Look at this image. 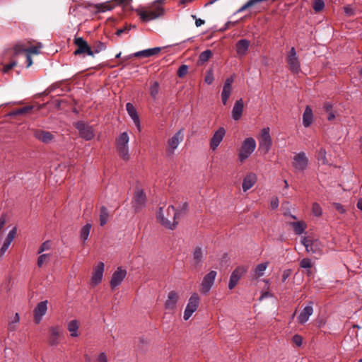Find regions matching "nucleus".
I'll list each match as a JSON object with an SVG mask.
<instances>
[{
    "label": "nucleus",
    "mask_w": 362,
    "mask_h": 362,
    "mask_svg": "<svg viewBox=\"0 0 362 362\" xmlns=\"http://www.w3.org/2000/svg\"><path fill=\"white\" fill-rule=\"evenodd\" d=\"M179 218V213L174 206H168L166 209L160 207L157 214V218L160 223L168 229H174L177 225V219Z\"/></svg>",
    "instance_id": "obj_1"
},
{
    "label": "nucleus",
    "mask_w": 362,
    "mask_h": 362,
    "mask_svg": "<svg viewBox=\"0 0 362 362\" xmlns=\"http://www.w3.org/2000/svg\"><path fill=\"white\" fill-rule=\"evenodd\" d=\"M258 141L259 151L263 154H267L272 146L269 127H264L262 129Z\"/></svg>",
    "instance_id": "obj_2"
},
{
    "label": "nucleus",
    "mask_w": 362,
    "mask_h": 362,
    "mask_svg": "<svg viewBox=\"0 0 362 362\" xmlns=\"http://www.w3.org/2000/svg\"><path fill=\"white\" fill-rule=\"evenodd\" d=\"M256 148V141L252 138L249 137L244 140L240 147L238 158L240 162H244L255 151Z\"/></svg>",
    "instance_id": "obj_3"
},
{
    "label": "nucleus",
    "mask_w": 362,
    "mask_h": 362,
    "mask_svg": "<svg viewBox=\"0 0 362 362\" xmlns=\"http://www.w3.org/2000/svg\"><path fill=\"white\" fill-rule=\"evenodd\" d=\"M301 243L305 246L308 252L320 255L322 253V244L317 240L312 239L310 237H303Z\"/></svg>",
    "instance_id": "obj_4"
},
{
    "label": "nucleus",
    "mask_w": 362,
    "mask_h": 362,
    "mask_svg": "<svg viewBox=\"0 0 362 362\" xmlns=\"http://www.w3.org/2000/svg\"><path fill=\"white\" fill-rule=\"evenodd\" d=\"M42 47V45L41 42H38L35 46H31L30 47H27L24 45V44L21 42H18L13 47V52H12L13 56L18 57L19 54L23 52H25L26 54H39V50Z\"/></svg>",
    "instance_id": "obj_5"
},
{
    "label": "nucleus",
    "mask_w": 362,
    "mask_h": 362,
    "mask_svg": "<svg viewBox=\"0 0 362 362\" xmlns=\"http://www.w3.org/2000/svg\"><path fill=\"white\" fill-rule=\"evenodd\" d=\"M74 43L76 46V49L74 52V55L77 56L88 54L89 56L93 57V51L83 37H75Z\"/></svg>",
    "instance_id": "obj_6"
},
{
    "label": "nucleus",
    "mask_w": 362,
    "mask_h": 362,
    "mask_svg": "<svg viewBox=\"0 0 362 362\" xmlns=\"http://www.w3.org/2000/svg\"><path fill=\"white\" fill-rule=\"evenodd\" d=\"M199 300L200 299L197 293H194L192 294L184 312L183 318L185 320H189L192 314L197 310Z\"/></svg>",
    "instance_id": "obj_7"
},
{
    "label": "nucleus",
    "mask_w": 362,
    "mask_h": 362,
    "mask_svg": "<svg viewBox=\"0 0 362 362\" xmlns=\"http://www.w3.org/2000/svg\"><path fill=\"white\" fill-rule=\"evenodd\" d=\"M286 62L288 69L291 71L298 74L300 71V65L297 55L296 51L294 47H292L286 57Z\"/></svg>",
    "instance_id": "obj_8"
},
{
    "label": "nucleus",
    "mask_w": 362,
    "mask_h": 362,
    "mask_svg": "<svg viewBox=\"0 0 362 362\" xmlns=\"http://www.w3.org/2000/svg\"><path fill=\"white\" fill-rule=\"evenodd\" d=\"M308 158L304 152L296 153L293 158L292 165L296 171H304L308 166Z\"/></svg>",
    "instance_id": "obj_9"
},
{
    "label": "nucleus",
    "mask_w": 362,
    "mask_h": 362,
    "mask_svg": "<svg viewBox=\"0 0 362 362\" xmlns=\"http://www.w3.org/2000/svg\"><path fill=\"white\" fill-rule=\"evenodd\" d=\"M75 127L78 130L81 137L84 139L89 141L94 137V130L89 124L83 122H78L75 124Z\"/></svg>",
    "instance_id": "obj_10"
},
{
    "label": "nucleus",
    "mask_w": 362,
    "mask_h": 362,
    "mask_svg": "<svg viewBox=\"0 0 362 362\" xmlns=\"http://www.w3.org/2000/svg\"><path fill=\"white\" fill-rule=\"evenodd\" d=\"M127 270L121 267L117 268L112 275L110 279V287L112 290L119 286L127 276Z\"/></svg>",
    "instance_id": "obj_11"
},
{
    "label": "nucleus",
    "mask_w": 362,
    "mask_h": 362,
    "mask_svg": "<svg viewBox=\"0 0 362 362\" xmlns=\"http://www.w3.org/2000/svg\"><path fill=\"white\" fill-rule=\"evenodd\" d=\"M146 197L144 191L141 189H136L133 199L132 206L135 212L141 210L146 205Z\"/></svg>",
    "instance_id": "obj_12"
},
{
    "label": "nucleus",
    "mask_w": 362,
    "mask_h": 362,
    "mask_svg": "<svg viewBox=\"0 0 362 362\" xmlns=\"http://www.w3.org/2000/svg\"><path fill=\"white\" fill-rule=\"evenodd\" d=\"M216 274V271H211L204 276L200 286V292L202 293L206 294L209 292L214 285Z\"/></svg>",
    "instance_id": "obj_13"
},
{
    "label": "nucleus",
    "mask_w": 362,
    "mask_h": 362,
    "mask_svg": "<svg viewBox=\"0 0 362 362\" xmlns=\"http://www.w3.org/2000/svg\"><path fill=\"white\" fill-rule=\"evenodd\" d=\"M13 52V47L12 49H6L3 55V62L4 64L6 61H10L9 63L4 64V68L2 69L3 73L7 74L11 69L15 67L17 65V57H14L12 54Z\"/></svg>",
    "instance_id": "obj_14"
},
{
    "label": "nucleus",
    "mask_w": 362,
    "mask_h": 362,
    "mask_svg": "<svg viewBox=\"0 0 362 362\" xmlns=\"http://www.w3.org/2000/svg\"><path fill=\"white\" fill-rule=\"evenodd\" d=\"M179 298L180 295L177 291H170L168 293L167 299L164 303L165 309L168 311L174 312L176 310Z\"/></svg>",
    "instance_id": "obj_15"
},
{
    "label": "nucleus",
    "mask_w": 362,
    "mask_h": 362,
    "mask_svg": "<svg viewBox=\"0 0 362 362\" xmlns=\"http://www.w3.org/2000/svg\"><path fill=\"white\" fill-rule=\"evenodd\" d=\"M206 252L204 250L199 246H197L192 252V264L194 268H200L202 265Z\"/></svg>",
    "instance_id": "obj_16"
},
{
    "label": "nucleus",
    "mask_w": 362,
    "mask_h": 362,
    "mask_svg": "<svg viewBox=\"0 0 362 362\" xmlns=\"http://www.w3.org/2000/svg\"><path fill=\"white\" fill-rule=\"evenodd\" d=\"M184 139L183 129L177 131L171 138L168 139V144L169 151L171 153H174V151L177 148L178 145Z\"/></svg>",
    "instance_id": "obj_17"
},
{
    "label": "nucleus",
    "mask_w": 362,
    "mask_h": 362,
    "mask_svg": "<svg viewBox=\"0 0 362 362\" xmlns=\"http://www.w3.org/2000/svg\"><path fill=\"white\" fill-rule=\"evenodd\" d=\"M33 136L35 139L45 144H49L54 139L52 133L41 129H33Z\"/></svg>",
    "instance_id": "obj_18"
},
{
    "label": "nucleus",
    "mask_w": 362,
    "mask_h": 362,
    "mask_svg": "<svg viewBox=\"0 0 362 362\" xmlns=\"http://www.w3.org/2000/svg\"><path fill=\"white\" fill-rule=\"evenodd\" d=\"M246 270L243 267H238L232 272L228 283L229 289L231 290L235 288L242 275L246 272Z\"/></svg>",
    "instance_id": "obj_19"
},
{
    "label": "nucleus",
    "mask_w": 362,
    "mask_h": 362,
    "mask_svg": "<svg viewBox=\"0 0 362 362\" xmlns=\"http://www.w3.org/2000/svg\"><path fill=\"white\" fill-rule=\"evenodd\" d=\"M47 300L40 302L34 309V320L38 324L47 310Z\"/></svg>",
    "instance_id": "obj_20"
},
{
    "label": "nucleus",
    "mask_w": 362,
    "mask_h": 362,
    "mask_svg": "<svg viewBox=\"0 0 362 362\" xmlns=\"http://www.w3.org/2000/svg\"><path fill=\"white\" fill-rule=\"evenodd\" d=\"M104 268L105 265L103 262H99L98 264L94 268L91 277V284L93 286H96L101 282L103 276Z\"/></svg>",
    "instance_id": "obj_21"
},
{
    "label": "nucleus",
    "mask_w": 362,
    "mask_h": 362,
    "mask_svg": "<svg viewBox=\"0 0 362 362\" xmlns=\"http://www.w3.org/2000/svg\"><path fill=\"white\" fill-rule=\"evenodd\" d=\"M233 77L228 78L224 83L223 88L221 93V100L224 105L227 104V101L232 91V84L233 83Z\"/></svg>",
    "instance_id": "obj_22"
},
{
    "label": "nucleus",
    "mask_w": 362,
    "mask_h": 362,
    "mask_svg": "<svg viewBox=\"0 0 362 362\" xmlns=\"http://www.w3.org/2000/svg\"><path fill=\"white\" fill-rule=\"evenodd\" d=\"M225 134L226 130L223 127L218 128V129L215 132L210 141V148L213 151L216 150L220 143L222 141Z\"/></svg>",
    "instance_id": "obj_23"
},
{
    "label": "nucleus",
    "mask_w": 362,
    "mask_h": 362,
    "mask_svg": "<svg viewBox=\"0 0 362 362\" xmlns=\"http://www.w3.org/2000/svg\"><path fill=\"white\" fill-rule=\"evenodd\" d=\"M49 332L50 334L49 344L52 346H55L59 344V339L62 334V329L59 326H52L49 327Z\"/></svg>",
    "instance_id": "obj_24"
},
{
    "label": "nucleus",
    "mask_w": 362,
    "mask_h": 362,
    "mask_svg": "<svg viewBox=\"0 0 362 362\" xmlns=\"http://www.w3.org/2000/svg\"><path fill=\"white\" fill-rule=\"evenodd\" d=\"M244 109V103L242 98H240L238 100L233 107L232 110V117L234 120L238 121L239 120L243 115Z\"/></svg>",
    "instance_id": "obj_25"
},
{
    "label": "nucleus",
    "mask_w": 362,
    "mask_h": 362,
    "mask_svg": "<svg viewBox=\"0 0 362 362\" xmlns=\"http://www.w3.org/2000/svg\"><path fill=\"white\" fill-rule=\"evenodd\" d=\"M313 303L310 302L309 305L305 306L298 316V322L300 324L305 323L308 320L309 317L313 314Z\"/></svg>",
    "instance_id": "obj_26"
},
{
    "label": "nucleus",
    "mask_w": 362,
    "mask_h": 362,
    "mask_svg": "<svg viewBox=\"0 0 362 362\" xmlns=\"http://www.w3.org/2000/svg\"><path fill=\"white\" fill-rule=\"evenodd\" d=\"M257 182V176L255 173L247 174L243 179L242 187L244 192L252 188Z\"/></svg>",
    "instance_id": "obj_27"
},
{
    "label": "nucleus",
    "mask_w": 362,
    "mask_h": 362,
    "mask_svg": "<svg viewBox=\"0 0 362 362\" xmlns=\"http://www.w3.org/2000/svg\"><path fill=\"white\" fill-rule=\"evenodd\" d=\"M126 110L138 129L140 130V120L134 106L132 103H128L126 105Z\"/></svg>",
    "instance_id": "obj_28"
},
{
    "label": "nucleus",
    "mask_w": 362,
    "mask_h": 362,
    "mask_svg": "<svg viewBox=\"0 0 362 362\" xmlns=\"http://www.w3.org/2000/svg\"><path fill=\"white\" fill-rule=\"evenodd\" d=\"M160 47H154V48L147 49H144L142 51L135 52L134 54H132V56H134L135 57H145L146 58V57H151L153 55H156L160 52ZM131 57H132V55L130 57H127L126 59L130 58Z\"/></svg>",
    "instance_id": "obj_29"
},
{
    "label": "nucleus",
    "mask_w": 362,
    "mask_h": 362,
    "mask_svg": "<svg viewBox=\"0 0 362 362\" xmlns=\"http://www.w3.org/2000/svg\"><path fill=\"white\" fill-rule=\"evenodd\" d=\"M80 323L77 320H72L67 323V329L70 333V336L73 338L79 336Z\"/></svg>",
    "instance_id": "obj_30"
},
{
    "label": "nucleus",
    "mask_w": 362,
    "mask_h": 362,
    "mask_svg": "<svg viewBox=\"0 0 362 362\" xmlns=\"http://www.w3.org/2000/svg\"><path fill=\"white\" fill-rule=\"evenodd\" d=\"M250 45V42L247 40L243 39L239 40L236 44V51L239 56H244L246 54Z\"/></svg>",
    "instance_id": "obj_31"
},
{
    "label": "nucleus",
    "mask_w": 362,
    "mask_h": 362,
    "mask_svg": "<svg viewBox=\"0 0 362 362\" xmlns=\"http://www.w3.org/2000/svg\"><path fill=\"white\" fill-rule=\"evenodd\" d=\"M313 111L310 106H306L303 115V124L305 127H308L313 122Z\"/></svg>",
    "instance_id": "obj_32"
},
{
    "label": "nucleus",
    "mask_w": 362,
    "mask_h": 362,
    "mask_svg": "<svg viewBox=\"0 0 362 362\" xmlns=\"http://www.w3.org/2000/svg\"><path fill=\"white\" fill-rule=\"evenodd\" d=\"M289 224L297 235L303 233L307 226L304 221L291 222Z\"/></svg>",
    "instance_id": "obj_33"
},
{
    "label": "nucleus",
    "mask_w": 362,
    "mask_h": 362,
    "mask_svg": "<svg viewBox=\"0 0 362 362\" xmlns=\"http://www.w3.org/2000/svg\"><path fill=\"white\" fill-rule=\"evenodd\" d=\"M109 218V211L107 209L103 206L100 207V225L101 226H103L105 225L108 221Z\"/></svg>",
    "instance_id": "obj_34"
},
{
    "label": "nucleus",
    "mask_w": 362,
    "mask_h": 362,
    "mask_svg": "<svg viewBox=\"0 0 362 362\" xmlns=\"http://www.w3.org/2000/svg\"><path fill=\"white\" fill-rule=\"evenodd\" d=\"M91 227V224L88 223L83 227H82L80 230V238L83 240V243L88 238Z\"/></svg>",
    "instance_id": "obj_35"
},
{
    "label": "nucleus",
    "mask_w": 362,
    "mask_h": 362,
    "mask_svg": "<svg viewBox=\"0 0 362 362\" xmlns=\"http://www.w3.org/2000/svg\"><path fill=\"white\" fill-rule=\"evenodd\" d=\"M129 136L127 132L122 133L116 140L117 147L119 146H127L129 143Z\"/></svg>",
    "instance_id": "obj_36"
},
{
    "label": "nucleus",
    "mask_w": 362,
    "mask_h": 362,
    "mask_svg": "<svg viewBox=\"0 0 362 362\" xmlns=\"http://www.w3.org/2000/svg\"><path fill=\"white\" fill-rule=\"evenodd\" d=\"M33 109V105L25 106V107H21L19 109L14 110L9 114V115L10 116H16V115H19L27 114V113H29Z\"/></svg>",
    "instance_id": "obj_37"
},
{
    "label": "nucleus",
    "mask_w": 362,
    "mask_h": 362,
    "mask_svg": "<svg viewBox=\"0 0 362 362\" xmlns=\"http://www.w3.org/2000/svg\"><path fill=\"white\" fill-rule=\"evenodd\" d=\"M268 262L258 264L255 269V277L259 278L263 276L264 271L267 268Z\"/></svg>",
    "instance_id": "obj_38"
},
{
    "label": "nucleus",
    "mask_w": 362,
    "mask_h": 362,
    "mask_svg": "<svg viewBox=\"0 0 362 362\" xmlns=\"http://www.w3.org/2000/svg\"><path fill=\"white\" fill-rule=\"evenodd\" d=\"M212 56L211 50L207 49L202 52L199 56V64H202L206 62Z\"/></svg>",
    "instance_id": "obj_39"
},
{
    "label": "nucleus",
    "mask_w": 362,
    "mask_h": 362,
    "mask_svg": "<svg viewBox=\"0 0 362 362\" xmlns=\"http://www.w3.org/2000/svg\"><path fill=\"white\" fill-rule=\"evenodd\" d=\"M117 150L119 154V156L124 160H129V148L127 146H119L117 147Z\"/></svg>",
    "instance_id": "obj_40"
},
{
    "label": "nucleus",
    "mask_w": 362,
    "mask_h": 362,
    "mask_svg": "<svg viewBox=\"0 0 362 362\" xmlns=\"http://www.w3.org/2000/svg\"><path fill=\"white\" fill-rule=\"evenodd\" d=\"M317 160L321 162L322 164L325 165L328 163L326 158V151L324 148H320L317 153Z\"/></svg>",
    "instance_id": "obj_41"
},
{
    "label": "nucleus",
    "mask_w": 362,
    "mask_h": 362,
    "mask_svg": "<svg viewBox=\"0 0 362 362\" xmlns=\"http://www.w3.org/2000/svg\"><path fill=\"white\" fill-rule=\"evenodd\" d=\"M98 12H105L108 10H111L113 8V6L110 2H106L105 4H101L95 6Z\"/></svg>",
    "instance_id": "obj_42"
},
{
    "label": "nucleus",
    "mask_w": 362,
    "mask_h": 362,
    "mask_svg": "<svg viewBox=\"0 0 362 362\" xmlns=\"http://www.w3.org/2000/svg\"><path fill=\"white\" fill-rule=\"evenodd\" d=\"M106 49V45L105 43L102 42H96L93 46V54L95 53H99L100 52L105 50Z\"/></svg>",
    "instance_id": "obj_43"
},
{
    "label": "nucleus",
    "mask_w": 362,
    "mask_h": 362,
    "mask_svg": "<svg viewBox=\"0 0 362 362\" xmlns=\"http://www.w3.org/2000/svg\"><path fill=\"white\" fill-rule=\"evenodd\" d=\"M324 6L325 4L322 0H314L313 8L315 12L321 11Z\"/></svg>",
    "instance_id": "obj_44"
},
{
    "label": "nucleus",
    "mask_w": 362,
    "mask_h": 362,
    "mask_svg": "<svg viewBox=\"0 0 362 362\" xmlns=\"http://www.w3.org/2000/svg\"><path fill=\"white\" fill-rule=\"evenodd\" d=\"M158 90H159V83L158 82L155 81L151 85V88H150V94H151V97L155 98L156 97L157 94L158 93Z\"/></svg>",
    "instance_id": "obj_45"
},
{
    "label": "nucleus",
    "mask_w": 362,
    "mask_h": 362,
    "mask_svg": "<svg viewBox=\"0 0 362 362\" xmlns=\"http://www.w3.org/2000/svg\"><path fill=\"white\" fill-rule=\"evenodd\" d=\"M300 266L304 269H310L313 267V263L310 259L304 258L300 260Z\"/></svg>",
    "instance_id": "obj_46"
},
{
    "label": "nucleus",
    "mask_w": 362,
    "mask_h": 362,
    "mask_svg": "<svg viewBox=\"0 0 362 362\" xmlns=\"http://www.w3.org/2000/svg\"><path fill=\"white\" fill-rule=\"evenodd\" d=\"M312 211L315 216H320L322 215V208L317 203H314L313 204Z\"/></svg>",
    "instance_id": "obj_47"
},
{
    "label": "nucleus",
    "mask_w": 362,
    "mask_h": 362,
    "mask_svg": "<svg viewBox=\"0 0 362 362\" xmlns=\"http://www.w3.org/2000/svg\"><path fill=\"white\" fill-rule=\"evenodd\" d=\"M214 80V77L213 71L211 69H209L206 73L204 81L207 84H211L213 83Z\"/></svg>",
    "instance_id": "obj_48"
},
{
    "label": "nucleus",
    "mask_w": 362,
    "mask_h": 362,
    "mask_svg": "<svg viewBox=\"0 0 362 362\" xmlns=\"http://www.w3.org/2000/svg\"><path fill=\"white\" fill-rule=\"evenodd\" d=\"M188 71V66L185 64L181 65L177 71V75L180 78L184 77Z\"/></svg>",
    "instance_id": "obj_49"
},
{
    "label": "nucleus",
    "mask_w": 362,
    "mask_h": 362,
    "mask_svg": "<svg viewBox=\"0 0 362 362\" xmlns=\"http://www.w3.org/2000/svg\"><path fill=\"white\" fill-rule=\"evenodd\" d=\"M49 257V255L48 254H42L37 259V266L41 267L43 264L47 260Z\"/></svg>",
    "instance_id": "obj_50"
},
{
    "label": "nucleus",
    "mask_w": 362,
    "mask_h": 362,
    "mask_svg": "<svg viewBox=\"0 0 362 362\" xmlns=\"http://www.w3.org/2000/svg\"><path fill=\"white\" fill-rule=\"evenodd\" d=\"M11 243L7 241V240H4V244L2 245V246L0 248V259L4 256V255L5 254V252H6V250H8L9 245H11Z\"/></svg>",
    "instance_id": "obj_51"
},
{
    "label": "nucleus",
    "mask_w": 362,
    "mask_h": 362,
    "mask_svg": "<svg viewBox=\"0 0 362 362\" xmlns=\"http://www.w3.org/2000/svg\"><path fill=\"white\" fill-rule=\"evenodd\" d=\"M51 247V244L49 243V241H45L41 245L40 247H39V250H38V254H40L42 252H43L45 250H49Z\"/></svg>",
    "instance_id": "obj_52"
},
{
    "label": "nucleus",
    "mask_w": 362,
    "mask_h": 362,
    "mask_svg": "<svg viewBox=\"0 0 362 362\" xmlns=\"http://www.w3.org/2000/svg\"><path fill=\"white\" fill-rule=\"evenodd\" d=\"M17 232V228L14 227L7 235L5 240L12 243Z\"/></svg>",
    "instance_id": "obj_53"
},
{
    "label": "nucleus",
    "mask_w": 362,
    "mask_h": 362,
    "mask_svg": "<svg viewBox=\"0 0 362 362\" xmlns=\"http://www.w3.org/2000/svg\"><path fill=\"white\" fill-rule=\"evenodd\" d=\"M20 320V317L18 313L15 314L14 318L8 325V329L10 330H14L15 329V325L13 324L18 323Z\"/></svg>",
    "instance_id": "obj_54"
},
{
    "label": "nucleus",
    "mask_w": 362,
    "mask_h": 362,
    "mask_svg": "<svg viewBox=\"0 0 362 362\" xmlns=\"http://www.w3.org/2000/svg\"><path fill=\"white\" fill-rule=\"evenodd\" d=\"M188 208H189L188 204L187 202L183 203L182 205L180 206V209L178 211H177V212L179 213V216L181 214L187 212L188 210Z\"/></svg>",
    "instance_id": "obj_55"
},
{
    "label": "nucleus",
    "mask_w": 362,
    "mask_h": 362,
    "mask_svg": "<svg viewBox=\"0 0 362 362\" xmlns=\"http://www.w3.org/2000/svg\"><path fill=\"white\" fill-rule=\"evenodd\" d=\"M303 339L300 335L296 334L293 337V342L295 343L298 346L302 344Z\"/></svg>",
    "instance_id": "obj_56"
},
{
    "label": "nucleus",
    "mask_w": 362,
    "mask_h": 362,
    "mask_svg": "<svg viewBox=\"0 0 362 362\" xmlns=\"http://www.w3.org/2000/svg\"><path fill=\"white\" fill-rule=\"evenodd\" d=\"M333 105L330 102H325L323 104V109L326 112L332 111Z\"/></svg>",
    "instance_id": "obj_57"
},
{
    "label": "nucleus",
    "mask_w": 362,
    "mask_h": 362,
    "mask_svg": "<svg viewBox=\"0 0 362 362\" xmlns=\"http://www.w3.org/2000/svg\"><path fill=\"white\" fill-rule=\"evenodd\" d=\"M6 223V216L3 214L0 218V234L3 232V228Z\"/></svg>",
    "instance_id": "obj_58"
},
{
    "label": "nucleus",
    "mask_w": 362,
    "mask_h": 362,
    "mask_svg": "<svg viewBox=\"0 0 362 362\" xmlns=\"http://www.w3.org/2000/svg\"><path fill=\"white\" fill-rule=\"evenodd\" d=\"M270 206H271V208L274 209H276L279 206V199L277 197H274L272 199L271 202H270Z\"/></svg>",
    "instance_id": "obj_59"
},
{
    "label": "nucleus",
    "mask_w": 362,
    "mask_h": 362,
    "mask_svg": "<svg viewBox=\"0 0 362 362\" xmlns=\"http://www.w3.org/2000/svg\"><path fill=\"white\" fill-rule=\"evenodd\" d=\"M333 206L334 209L338 211L341 214H344L345 212V210L344 209V206L339 203H333Z\"/></svg>",
    "instance_id": "obj_60"
},
{
    "label": "nucleus",
    "mask_w": 362,
    "mask_h": 362,
    "mask_svg": "<svg viewBox=\"0 0 362 362\" xmlns=\"http://www.w3.org/2000/svg\"><path fill=\"white\" fill-rule=\"evenodd\" d=\"M130 28H134L135 26L133 25V26H125L124 28H121V29H119L117 31V35H120L122 33H126V32H128L129 30H130Z\"/></svg>",
    "instance_id": "obj_61"
},
{
    "label": "nucleus",
    "mask_w": 362,
    "mask_h": 362,
    "mask_svg": "<svg viewBox=\"0 0 362 362\" xmlns=\"http://www.w3.org/2000/svg\"><path fill=\"white\" fill-rule=\"evenodd\" d=\"M98 362H107V357L105 353H100L98 358Z\"/></svg>",
    "instance_id": "obj_62"
},
{
    "label": "nucleus",
    "mask_w": 362,
    "mask_h": 362,
    "mask_svg": "<svg viewBox=\"0 0 362 362\" xmlns=\"http://www.w3.org/2000/svg\"><path fill=\"white\" fill-rule=\"evenodd\" d=\"M115 1L116 2V4L128 6L130 4L131 0H115Z\"/></svg>",
    "instance_id": "obj_63"
},
{
    "label": "nucleus",
    "mask_w": 362,
    "mask_h": 362,
    "mask_svg": "<svg viewBox=\"0 0 362 362\" xmlns=\"http://www.w3.org/2000/svg\"><path fill=\"white\" fill-rule=\"evenodd\" d=\"M27 67H30L33 64V59L30 54H26Z\"/></svg>",
    "instance_id": "obj_64"
}]
</instances>
